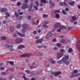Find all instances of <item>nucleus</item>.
Returning a JSON list of instances; mask_svg holds the SVG:
<instances>
[{"mask_svg": "<svg viewBox=\"0 0 80 80\" xmlns=\"http://www.w3.org/2000/svg\"><path fill=\"white\" fill-rule=\"evenodd\" d=\"M53 35V34L51 32H49L46 35V37H52Z\"/></svg>", "mask_w": 80, "mask_h": 80, "instance_id": "1a4fd4ad", "label": "nucleus"}, {"mask_svg": "<svg viewBox=\"0 0 80 80\" xmlns=\"http://www.w3.org/2000/svg\"><path fill=\"white\" fill-rule=\"evenodd\" d=\"M28 7V4L27 3H25L23 4L22 6V8L23 9H26Z\"/></svg>", "mask_w": 80, "mask_h": 80, "instance_id": "9d476101", "label": "nucleus"}, {"mask_svg": "<svg viewBox=\"0 0 80 80\" xmlns=\"http://www.w3.org/2000/svg\"><path fill=\"white\" fill-rule=\"evenodd\" d=\"M42 47L43 46H42V45H41L40 46H38L37 47L38 48H42Z\"/></svg>", "mask_w": 80, "mask_h": 80, "instance_id": "49530a36", "label": "nucleus"}, {"mask_svg": "<svg viewBox=\"0 0 80 80\" xmlns=\"http://www.w3.org/2000/svg\"><path fill=\"white\" fill-rule=\"evenodd\" d=\"M20 27H21V25L20 24H18L16 26V28H20Z\"/></svg>", "mask_w": 80, "mask_h": 80, "instance_id": "7c9ffc66", "label": "nucleus"}, {"mask_svg": "<svg viewBox=\"0 0 80 80\" xmlns=\"http://www.w3.org/2000/svg\"><path fill=\"white\" fill-rule=\"evenodd\" d=\"M5 47L6 48H10V52H13V51H15V50L14 49H12L13 46L12 45H8L6 44Z\"/></svg>", "mask_w": 80, "mask_h": 80, "instance_id": "f03ea898", "label": "nucleus"}, {"mask_svg": "<svg viewBox=\"0 0 80 80\" xmlns=\"http://www.w3.org/2000/svg\"><path fill=\"white\" fill-rule=\"evenodd\" d=\"M60 30H61V28H59V29H57V31L58 32H61V31H60Z\"/></svg>", "mask_w": 80, "mask_h": 80, "instance_id": "680f3d73", "label": "nucleus"}, {"mask_svg": "<svg viewBox=\"0 0 80 80\" xmlns=\"http://www.w3.org/2000/svg\"><path fill=\"white\" fill-rule=\"evenodd\" d=\"M0 80H7V79H3V78H0Z\"/></svg>", "mask_w": 80, "mask_h": 80, "instance_id": "4d7b16f0", "label": "nucleus"}, {"mask_svg": "<svg viewBox=\"0 0 80 80\" xmlns=\"http://www.w3.org/2000/svg\"><path fill=\"white\" fill-rule=\"evenodd\" d=\"M69 58V57L68 55L65 56L62 59V62H64L67 65H68L70 63L69 62L67 61Z\"/></svg>", "mask_w": 80, "mask_h": 80, "instance_id": "f257e3e1", "label": "nucleus"}, {"mask_svg": "<svg viewBox=\"0 0 80 80\" xmlns=\"http://www.w3.org/2000/svg\"><path fill=\"white\" fill-rule=\"evenodd\" d=\"M54 50H58V48L56 47L54 48H53Z\"/></svg>", "mask_w": 80, "mask_h": 80, "instance_id": "bf43d9fd", "label": "nucleus"}, {"mask_svg": "<svg viewBox=\"0 0 80 80\" xmlns=\"http://www.w3.org/2000/svg\"><path fill=\"white\" fill-rule=\"evenodd\" d=\"M55 17L56 18H60V15H59L58 13H56L55 14Z\"/></svg>", "mask_w": 80, "mask_h": 80, "instance_id": "b1692460", "label": "nucleus"}, {"mask_svg": "<svg viewBox=\"0 0 80 80\" xmlns=\"http://www.w3.org/2000/svg\"><path fill=\"white\" fill-rule=\"evenodd\" d=\"M60 23H56L54 25V28H59L60 27Z\"/></svg>", "mask_w": 80, "mask_h": 80, "instance_id": "9b49d317", "label": "nucleus"}, {"mask_svg": "<svg viewBox=\"0 0 80 80\" xmlns=\"http://www.w3.org/2000/svg\"><path fill=\"white\" fill-rule=\"evenodd\" d=\"M32 55V54L28 53L25 54H23L21 56V57H30V56Z\"/></svg>", "mask_w": 80, "mask_h": 80, "instance_id": "423d86ee", "label": "nucleus"}, {"mask_svg": "<svg viewBox=\"0 0 80 80\" xmlns=\"http://www.w3.org/2000/svg\"><path fill=\"white\" fill-rule=\"evenodd\" d=\"M54 13H60V10H57L55 11L54 12Z\"/></svg>", "mask_w": 80, "mask_h": 80, "instance_id": "ea45409f", "label": "nucleus"}, {"mask_svg": "<svg viewBox=\"0 0 80 80\" xmlns=\"http://www.w3.org/2000/svg\"><path fill=\"white\" fill-rule=\"evenodd\" d=\"M1 73V75H5L7 74V73L5 72H2Z\"/></svg>", "mask_w": 80, "mask_h": 80, "instance_id": "f704fd0d", "label": "nucleus"}, {"mask_svg": "<svg viewBox=\"0 0 80 80\" xmlns=\"http://www.w3.org/2000/svg\"><path fill=\"white\" fill-rule=\"evenodd\" d=\"M43 42V39L42 38H41L39 39H38L36 41V43H41Z\"/></svg>", "mask_w": 80, "mask_h": 80, "instance_id": "0eeeda50", "label": "nucleus"}, {"mask_svg": "<svg viewBox=\"0 0 80 80\" xmlns=\"http://www.w3.org/2000/svg\"><path fill=\"white\" fill-rule=\"evenodd\" d=\"M24 2L25 3H28V0H25Z\"/></svg>", "mask_w": 80, "mask_h": 80, "instance_id": "0e129e2a", "label": "nucleus"}, {"mask_svg": "<svg viewBox=\"0 0 80 80\" xmlns=\"http://www.w3.org/2000/svg\"><path fill=\"white\" fill-rule=\"evenodd\" d=\"M27 25L26 23H24L22 25V27L23 28H26L27 27Z\"/></svg>", "mask_w": 80, "mask_h": 80, "instance_id": "5701e85b", "label": "nucleus"}, {"mask_svg": "<svg viewBox=\"0 0 80 80\" xmlns=\"http://www.w3.org/2000/svg\"><path fill=\"white\" fill-rule=\"evenodd\" d=\"M63 4L64 5H67V4H66V2H63Z\"/></svg>", "mask_w": 80, "mask_h": 80, "instance_id": "774afa93", "label": "nucleus"}, {"mask_svg": "<svg viewBox=\"0 0 80 80\" xmlns=\"http://www.w3.org/2000/svg\"><path fill=\"white\" fill-rule=\"evenodd\" d=\"M20 10H18V13L20 15H23V12H20Z\"/></svg>", "mask_w": 80, "mask_h": 80, "instance_id": "c756f323", "label": "nucleus"}, {"mask_svg": "<svg viewBox=\"0 0 80 80\" xmlns=\"http://www.w3.org/2000/svg\"><path fill=\"white\" fill-rule=\"evenodd\" d=\"M73 72H74V73H78V70H75L73 71Z\"/></svg>", "mask_w": 80, "mask_h": 80, "instance_id": "09e8293b", "label": "nucleus"}, {"mask_svg": "<svg viewBox=\"0 0 80 80\" xmlns=\"http://www.w3.org/2000/svg\"><path fill=\"white\" fill-rule=\"evenodd\" d=\"M68 3L71 6H73L75 4V2L74 1H71Z\"/></svg>", "mask_w": 80, "mask_h": 80, "instance_id": "2eb2a0df", "label": "nucleus"}, {"mask_svg": "<svg viewBox=\"0 0 80 80\" xmlns=\"http://www.w3.org/2000/svg\"><path fill=\"white\" fill-rule=\"evenodd\" d=\"M60 42L61 43H65L66 40H65V39H62L60 40Z\"/></svg>", "mask_w": 80, "mask_h": 80, "instance_id": "a211bd4d", "label": "nucleus"}, {"mask_svg": "<svg viewBox=\"0 0 80 80\" xmlns=\"http://www.w3.org/2000/svg\"><path fill=\"white\" fill-rule=\"evenodd\" d=\"M20 5H21V2H18L17 4V6L19 7V6H20Z\"/></svg>", "mask_w": 80, "mask_h": 80, "instance_id": "c03bdc74", "label": "nucleus"}, {"mask_svg": "<svg viewBox=\"0 0 80 80\" xmlns=\"http://www.w3.org/2000/svg\"><path fill=\"white\" fill-rule=\"evenodd\" d=\"M48 23H49V22L48 21H44V23L42 25L43 27H44V28H48V26H47V24H48Z\"/></svg>", "mask_w": 80, "mask_h": 80, "instance_id": "39448f33", "label": "nucleus"}, {"mask_svg": "<svg viewBox=\"0 0 80 80\" xmlns=\"http://www.w3.org/2000/svg\"><path fill=\"white\" fill-rule=\"evenodd\" d=\"M4 69H5V68L3 67L0 68V70H4Z\"/></svg>", "mask_w": 80, "mask_h": 80, "instance_id": "e2e57ef3", "label": "nucleus"}, {"mask_svg": "<svg viewBox=\"0 0 80 80\" xmlns=\"http://www.w3.org/2000/svg\"><path fill=\"white\" fill-rule=\"evenodd\" d=\"M17 36V35L16 34H14L13 35V37H16Z\"/></svg>", "mask_w": 80, "mask_h": 80, "instance_id": "69168bd1", "label": "nucleus"}, {"mask_svg": "<svg viewBox=\"0 0 80 80\" xmlns=\"http://www.w3.org/2000/svg\"><path fill=\"white\" fill-rule=\"evenodd\" d=\"M32 17L30 16H29L28 17V20H30V19H31Z\"/></svg>", "mask_w": 80, "mask_h": 80, "instance_id": "37998d69", "label": "nucleus"}, {"mask_svg": "<svg viewBox=\"0 0 80 80\" xmlns=\"http://www.w3.org/2000/svg\"><path fill=\"white\" fill-rule=\"evenodd\" d=\"M34 7L36 10H38V8H37V7L35 6Z\"/></svg>", "mask_w": 80, "mask_h": 80, "instance_id": "5fc2aeb1", "label": "nucleus"}, {"mask_svg": "<svg viewBox=\"0 0 80 80\" xmlns=\"http://www.w3.org/2000/svg\"><path fill=\"white\" fill-rule=\"evenodd\" d=\"M42 17L43 18H47V17H48V15L47 14H44L42 16Z\"/></svg>", "mask_w": 80, "mask_h": 80, "instance_id": "473e14b6", "label": "nucleus"}, {"mask_svg": "<svg viewBox=\"0 0 80 80\" xmlns=\"http://www.w3.org/2000/svg\"><path fill=\"white\" fill-rule=\"evenodd\" d=\"M61 73V72L58 71L53 73V74L54 75H55V76H58V75H59V74H60Z\"/></svg>", "mask_w": 80, "mask_h": 80, "instance_id": "4468645a", "label": "nucleus"}, {"mask_svg": "<svg viewBox=\"0 0 80 80\" xmlns=\"http://www.w3.org/2000/svg\"><path fill=\"white\" fill-rule=\"evenodd\" d=\"M37 31H34L32 32V33H33V35L37 34Z\"/></svg>", "mask_w": 80, "mask_h": 80, "instance_id": "4c0bfd02", "label": "nucleus"}, {"mask_svg": "<svg viewBox=\"0 0 80 80\" xmlns=\"http://www.w3.org/2000/svg\"><path fill=\"white\" fill-rule=\"evenodd\" d=\"M1 38H2V40H5V39H6V38H6V37H5V36H2Z\"/></svg>", "mask_w": 80, "mask_h": 80, "instance_id": "e433bc0d", "label": "nucleus"}, {"mask_svg": "<svg viewBox=\"0 0 80 80\" xmlns=\"http://www.w3.org/2000/svg\"><path fill=\"white\" fill-rule=\"evenodd\" d=\"M62 60H60V61H58L57 62V63H62Z\"/></svg>", "mask_w": 80, "mask_h": 80, "instance_id": "8fccbe9b", "label": "nucleus"}, {"mask_svg": "<svg viewBox=\"0 0 80 80\" xmlns=\"http://www.w3.org/2000/svg\"><path fill=\"white\" fill-rule=\"evenodd\" d=\"M23 17L20 16L18 18V20H21L22 19Z\"/></svg>", "mask_w": 80, "mask_h": 80, "instance_id": "72a5a7b5", "label": "nucleus"}, {"mask_svg": "<svg viewBox=\"0 0 80 80\" xmlns=\"http://www.w3.org/2000/svg\"><path fill=\"white\" fill-rule=\"evenodd\" d=\"M60 28H61V29H66V27L65 26H61L60 25Z\"/></svg>", "mask_w": 80, "mask_h": 80, "instance_id": "c85d7f7f", "label": "nucleus"}, {"mask_svg": "<svg viewBox=\"0 0 80 80\" xmlns=\"http://www.w3.org/2000/svg\"><path fill=\"white\" fill-rule=\"evenodd\" d=\"M60 52H64V53H65V51H64V50L63 49H61Z\"/></svg>", "mask_w": 80, "mask_h": 80, "instance_id": "79ce46f5", "label": "nucleus"}, {"mask_svg": "<svg viewBox=\"0 0 80 80\" xmlns=\"http://www.w3.org/2000/svg\"><path fill=\"white\" fill-rule=\"evenodd\" d=\"M63 53L59 52L58 54L57 57L58 58H61L62 57H63Z\"/></svg>", "mask_w": 80, "mask_h": 80, "instance_id": "6e6552de", "label": "nucleus"}, {"mask_svg": "<svg viewBox=\"0 0 80 80\" xmlns=\"http://www.w3.org/2000/svg\"><path fill=\"white\" fill-rule=\"evenodd\" d=\"M59 38H63V37H64V36L63 35H61L59 36Z\"/></svg>", "mask_w": 80, "mask_h": 80, "instance_id": "3c124183", "label": "nucleus"}, {"mask_svg": "<svg viewBox=\"0 0 80 80\" xmlns=\"http://www.w3.org/2000/svg\"><path fill=\"white\" fill-rule=\"evenodd\" d=\"M33 7V4H31L28 7V9L29 10H30L32 9V8Z\"/></svg>", "mask_w": 80, "mask_h": 80, "instance_id": "6ab92c4d", "label": "nucleus"}, {"mask_svg": "<svg viewBox=\"0 0 80 80\" xmlns=\"http://www.w3.org/2000/svg\"><path fill=\"white\" fill-rule=\"evenodd\" d=\"M23 41V39L22 38H18L15 40V42L16 43H22Z\"/></svg>", "mask_w": 80, "mask_h": 80, "instance_id": "7ed1b4c3", "label": "nucleus"}, {"mask_svg": "<svg viewBox=\"0 0 80 80\" xmlns=\"http://www.w3.org/2000/svg\"><path fill=\"white\" fill-rule=\"evenodd\" d=\"M15 15L17 17H16V18H18V17L19 16V15H18V13H17L16 12H15Z\"/></svg>", "mask_w": 80, "mask_h": 80, "instance_id": "58836bf2", "label": "nucleus"}, {"mask_svg": "<svg viewBox=\"0 0 80 80\" xmlns=\"http://www.w3.org/2000/svg\"><path fill=\"white\" fill-rule=\"evenodd\" d=\"M2 10H7V9L6 8H2Z\"/></svg>", "mask_w": 80, "mask_h": 80, "instance_id": "603ef678", "label": "nucleus"}, {"mask_svg": "<svg viewBox=\"0 0 80 80\" xmlns=\"http://www.w3.org/2000/svg\"><path fill=\"white\" fill-rule=\"evenodd\" d=\"M10 30L11 32H14V29L13 27H10Z\"/></svg>", "mask_w": 80, "mask_h": 80, "instance_id": "f3484780", "label": "nucleus"}, {"mask_svg": "<svg viewBox=\"0 0 80 80\" xmlns=\"http://www.w3.org/2000/svg\"><path fill=\"white\" fill-rule=\"evenodd\" d=\"M24 47H25V46H24V45H20L18 46V49H19V48H24Z\"/></svg>", "mask_w": 80, "mask_h": 80, "instance_id": "dca6fc26", "label": "nucleus"}, {"mask_svg": "<svg viewBox=\"0 0 80 80\" xmlns=\"http://www.w3.org/2000/svg\"><path fill=\"white\" fill-rule=\"evenodd\" d=\"M23 77L24 78V80H28V79L26 77H25V75H23Z\"/></svg>", "mask_w": 80, "mask_h": 80, "instance_id": "a19ab883", "label": "nucleus"}, {"mask_svg": "<svg viewBox=\"0 0 80 80\" xmlns=\"http://www.w3.org/2000/svg\"><path fill=\"white\" fill-rule=\"evenodd\" d=\"M25 72H26L27 73H28V74H30V73H31V71L29 70H25Z\"/></svg>", "mask_w": 80, "mask_h": 80, "instance_id": "a878e982", "label": "nucleus"}, {"mask_svg": "<svg viewBox=\"0 0 80 80\" xmlns=\"http://www.w3.org/2000/svg\"><path fill=\"white\" fill-rule=\"evenodd\" d=\"M71 18L72 21H75V20H76V18L75 16H73L72 17H71Z\"/></svg>", "mask_w": 80, "mask_h": 80, "instance_id": "393cba45", "label": "nucleus"}, {"mask_svg": "<svg viewBox=\"0 0 80 80\" xmlns=\"http://www.w3.org/2000/svg\"><path fill=\"white\" fill-rule=\"evenodd\" d=\"M10 64H11L12 65H13V64H14V62L12 61H10Z\"/></svg>", "mask_w": 80, "mask_h": 80, "instance_id": "de8ad7c7", "label": "nucleus"}, {"mask_svg": "<svg viewBox=\"0 0 80 80\" xmlns=\"http://www.w3.org/2000/svg\"><path fill=\"white\" fill-rule=\"evenodd\" d=\"M40 6L41 7H42V6H43V3H41L40 4Z\"/></svg>", "mask_w": 80, "mask_h": 80, "instance_id": "338daca9", "label": "nucleus"}, {"mask_svg": "<svg viewBox=\"0 0 80 80\" xmlns=\"http://www.w3.org/2000/svg\"><path fill=\"white\" fill-rule=\"evenodd\" d=\"M7 22L6 21H3L2 22L3 23H4V24H5L6 23H7Z\"/></svg>", "mask_w": 80, "mask_h": 80, "instance_id": "13d9d810", "label": "nucleus"}, {"mask_svg": "<svg viewBox=\"0 0 80 80\" xmlns=\"http://www.w3.org/2000/svg\"><path fill=\"white\" fill-rule=\"evenodd\" d=\"M49 62L50 63H52V64H53L55 63V61L52 59H50L49 60Z\"/></svg>", "mask_w": 80, "mask_h": 80, "instance_id": "aec40b11", "label": "nucleus"}, {"mask_svg": "<svg viewBox=\"0 0 80 80\" xmlns=\"http://www.w3.org/2000/svg\"><path fill=\"white\" fill-rule=\"evenodd\" d=\"M37 66H38V65H37V63L35 62H34L33 63V67H34V68H35L37 67Z\"/></svg>", "mask_w": 80, "mask_h": 80, "instance_id": "4be33fe9", "label": "nucleus"}, {"mask_svg": "<svg viewBox=\"0 0 80 80\" xmlns=\"http://www.w3.org/2000/svg\"><path fill=\"white\" fill-rule=\"evenodd\" d=\"M22 32L23 33H25V28H23L22 30Z\"/></svg>", "mask_w": 80, "mask_h": 80, "instance_id": "c9c22d12", "label": "nucleus"}, {"mask_svg": "<svg viewBox=\"0 0 80 80\" xmlns=\"http://www.w3.org/2000/svg\"><path fill=\"white\" fill-rule=\"evenodd\" d=\"M41 2L43 3H46L47 2L45 0H41Z\"/></svg>", "mask_w": 80, "mask_h": 80, "instance_id": "cd10ccee", "label": "nucleus"}, {"mask_svg": "<svg viewBox=\"0 0 80 80\" xmlns=\"http://www.w3.org/2000/svg\"><path fill=\"white\" fill-rule=\"evenodd\" d=\"M6 16H5V18H7V17H8L10 16V14L8 12H7L5 13Z\"/></svg>", "mask_w": 80, "mask_h": 80, "instance_id": "412c9836", "label": "nucleus"}, {"mask_svg": "<svg viewBox=\"0 0 80 80\" xmlns=\"http://www.w3.org/2000/svg\"><path fill=\"white\" fill-rule=\"evenodd\" d=\"M49 3L50 5V8H53V7H54L55 6V3L53 2L52 0H50L49 1Z\"/></svg>", "mask_w": 80, "mask_h": 80, "instance_id": "20e7f679", "label": "nucleus"}, {"mask_svg": "<svg viewBox=\"0 0 80 80\" xmlns=\"http://www.w3.org/2000/svg\"><path fill=\"white\" fill-rule=\"evenodd\" d=\"M61 45H62V44L60 43H58L57 44V46H58V47H60Z\"/></svg>", "mask_w": 80, "mask_h": 80, "instance_id": "a18cd8bd", "label": "nucleus"}, {"mask_svg": "<svg viewBox=\"0 0 80 80\" xmlns=\"http://www.w3.org/2000/svg\"><path fill=\"white\" fill-rule=\"evenodd\" d=\"M17 34H18V35H19V36L21 37H25V34H22L19 32H17Z\"/></svg>", "mask_w": 80, "mask_h": 80, "instance_id": "f8f14e48", "label": "nucleus"}, {"mask_svg": "<svg viewBox=\"0 0 80 80\" xmlns=\"http://www.w3.org/2000/svg\"><path fill=\"white\" fill-rule=\"evenodd\" d=\"M62 13L63 15H67V13L64 10L62 11Z\"/></svg>", "mask_w": 80, "mask_h": 80, "instance_id": "2f4dec72", "label": "nucleus"}, {"mask_svg": "<svg viewBox=\"0 0 80 80\" xmlns=\"http://www.w3.org/2000/svg\"><path fill=\"white\" fill-rule=\"evenodd\" d=\"M52 42H56L57 41V39H56L54 38L52 40Z\"/></svg>", "mask_w": 80, "mask_h": 80, "instance_id": "052dcab7", "label": "nucleus"}, {"mask_svg": "<svg viewBox=\"0 0 80 80\" xmlns=\"http://www.w3.org/2000/svg\"><path fill=\"white\" fill-rule=\"evenodd\" d=\"M80 42H77L76 43V47L78 49H79L80 48Z\"/></svg>", "mask_w": 80, "mask_h": 80, "instance_id": "ddd939ff", "label": "nucleus"}, {"mask_svg": "<svg viewBox=\"0 0 80 80\" xmlns=\"http://www.w3.org/2000/svg\"><path fill=\"white\" fill-rule=\"evenodd\" d=\"M59 4L61 5V6H63V3H62V2H60L59 3Z\"/></svg>", "mask_w": 80, "mask_h": 80, "instance_id": "6e6d98bb", "label": "nucleus"}, {"mask_svg": "<svg viewBox=\"0 0 80 80\" xmlns=\"http://www.w3.org/2000/svg\"><path fill=\"white\" fill-rule=\"evenodd\" d=\"M69 53H72L73 52V49L72 48H69L68 50Z\"/></svg>", "mask_w": 80, "mask_h": 80, "instance_id": "bb28decb", "label": "nucleus"}, {"mask_svg": "<svg viewBox=\"0 0 80 80\" xmlns=\"http://www.w3.org/2000/svg\"><path fill=\"white\" fill-rule=\"evenodd\" d=\"M36 5L37 7H38L39 6V3H38V2H36Z\"/></svg>", "mask_w": 80, "mask_h": 80, "instance_id": "864d4df0", "label": "nucleus"}]
</instances>
